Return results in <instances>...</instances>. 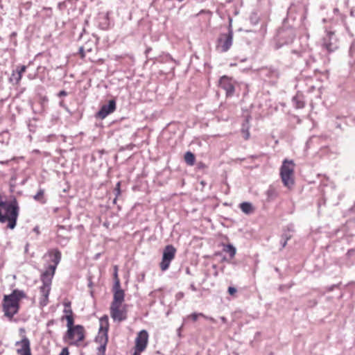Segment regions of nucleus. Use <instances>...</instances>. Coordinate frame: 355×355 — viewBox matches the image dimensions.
I'll use <instances>...</instances> for the list:
<instances>
[{
    "label": "nucleus",
    "mask_w": 355,
    "mask_h": 355,
    "mask_svg": "<svg viewBox=\"0 0 355 355\" xmlns=\"http://www.w3.org/2000/svg\"><path fill=\"white\" fill-rule=\"evenodd\" d=\"M182 327H183V324L177 329V334H178V336H181V331H182Z\"/></svg>",
    "instance_id": "e433bc0d"
},
{
    "label": "nucleus",
    "mask_w": 355,
    "mask_h": 355,
    "mask_svg": "<svg viewBox=\"0 0 355 355\" xmlns=\"http://www.w3.org/2000/svg\"><path fill=\"white\" fill-rule=\"evenodd\" d=\"M266 194L268 200H273L277 196L275 189L272 187H270L266 191Z\"/></svg>",
    "instance_id": "412c9836"
},
{
    "label": "nucleus",
    "mask_w": 355,
    "mask_h": 355,
    "mask_svg": "<svg viewBox=\"0 0 355 355\" xmlns=\"http://www.w3.org/2000/svg\"><path fill=\"white\" fill-rule=\"evenodd\" d=\"M119 185H120V182H118L117 186L119 187Z\"/></svg>",
    "instance_id": "de8ad7c7"
},
{
    "label": "nucleus",
    "mask_w": 355,
    "mask_h": 355,
    "mask_svg": "<svg viewBox=\"0 0 355 355\" xmlns=\"http://www.w3.org/2000/svg\"><path fill=\"white\" fill-rule=\"evenodd\" d=\"M19 207L15 198L10 201L0 195V223H7V227L11 230L16 226L19 216Z\"/></svg>",
    "instance_id": "f03ea898"
},
{
    "label": "nucleus",
    "mask_w": 355,
    "mask_h": 355,
    "mask_svg": "<svg viewBox=\"0 0 355 355\" xmlns=\"http://www.w3.org/2000/svg\"><path fill=\"white\" fill-rule=\"evenodd\" d=\"M64 309H67L68 307H71V302L69 301H66L63 303Z\"/></svg>",
    "instance_id": "473e14b6"
},
{
    "label": "nucleus",
    "mask_w": 355,
    "mask_h": 355,
    "mask_svg": "<svg viewBox=\"0 0 355 355\" xmlns=\"http://www.w3.org/2000/svg\"><path fill=\"white\" fill-rule=\"evenodd\" d=\"M114 286H119V285H120V281L118 277V267L116 266H114Z\"/></svg>",
    "instance_id": "a878e982"
},
{
    "label": "nucleus",
    "mask_w": 355,
    "mask_h": 355,
    "mask_svg": "<svg viewBox=\"0 0 355 355\" xmlns=\"http://www.w3.org/2000/svg\"><path fill=\"white\" fill-rule=\"evenodd\" d=\"M204 318L205 319H207V320H210L212 322H216V320L214 318H211V317H209V316L205 315V317H204Z\"/></svg>",
    "instance_id": "c9c22d12"
},
{
    "label": "nucleus",
    "mask_w": 355,
    "mask_h": 355,
    "mask_svg": "<svg viewBox=\"0 0 355 355\" xmlns=\"http://www.w3.org/2000/svg\"><path fill=\"white\" fill-rule=\"evenodd\" d=\"M351 16H354V12L352 10L350 12Z\"/></svg>",
    "instance_id": "49530a36"
},
{
    "label": "nucleus",
    "mask_w": 355,
    "mask_h": 355,
    "mask_svg": "<svg viewBox=\"0 0 355 355\" xmlns=\"http://www.w3.org/2000/svg\"><path fill=\"white\" fill-rule=\"evenodd\" d=\"M109 328L108 317L104 315L100 318V328L98 334L96 338V341L99 343L100 346L98 349L101 355L105 354L106 345L107 343V331Z\"/></svg>",
    "instance_id": "39448f33"
},
{
    "label": "nucleus",
    "mask_w": 355,
    "mask_h": 355,
    "mask_svg": "<svg viewBox=\"0 0 355 355\" xmlns=\"http://www.w3.org/2000/svg\"><path fill=\"white\" fill-rule=\"evenodd\" d=\"M295 164L293 160L285 159L280 167V177L284 185L291 188L295 183L294 171Z\"/></svg>",
    "instance_id": "20e7f679"
},
{
    "label": "nucleus",
    "mask_w": 355,
    "mask_h": 355,
    "mask_svg": "<svg viewBox=\"0 0 355 355\" xmlns=\"http://www.w3.org/2000/svg\"><path fill=\"white\" fill-rule=\"evenodd\" d=\"M51 261L53 263L49 266L44 272L41 275V281L42 285L40 288L41 297L40 299V305L42 307L46 306L49 303V295L51 291V283L53 277L58 265L61 260V252L58 249H52L49 250L47 254Z\"/></svg>",
    "instance_id": "f257e3e1"
},
{
    "label": "nucleus",
    "mask_w": 355,
    "mask_h": 355,
    "mask_svg": "<svg viewBox=\"0 0 355 355\" xmlns=\"http://www.w3.org/2000/svg\"><path fill=\"white\" fill-rule=\"evenodd\" d=\"M184 160L187 164L193 166L195 163V156L191 152H187L184 155Z\"/></svg>",
    "instance_id": "aec40b11"
},
{
    "label": "nucleus",
    "mask_w": 355,
    "mask_h": 355,
    "mask_svg": "<svg viewBox=\"0 0 355 355\" xmlns=\"http://www.w3.org/2000/svg\"><path fill=\"white\" fill-rule=\"evenodd\" d=\"M199 316L205 317V315H204L202 313H193L191 315H188L187 318H191L193 321H196Z\"/></svg>",
    "instance_id": "bb28decb"
},
{
    "label": "nucleus",
    "mask_w": 355,
    "mask_h": 355,
    "mask_svg": "<svg viewBox=\"0 0 355 355\" xmlns=\"http://www.w3.org/2000/svg\"><path fill=\"white\" fill-rule=\"evenodd\" d=\"M322 46L328 51H333L337 49V39L333 32L327 31L326 35L322 39Z\"/></svg>",
    "instance_id": "f8f14e48"
},
{
    "label": "nucleus",
    "mask_w": 355,
    "mask_h": 355,
    "mask_svg": "<svg viewBox=\"0 0 355 355\" xmlns=\"http://www.w3.org/2000/svg\"><path fill=\"white\" fill-rule=\"evenodd\" d=\"M219 85L225 92L227 96H232L234 92V86L232 80L227 76H223L219 80Z\"/></svg>",
    "instance_id": "2eb2a0df"
},
{
    "label": "nucleus",
    "mask_w": 355,
    "mask_h": 355,
    "mask_svg": "<svg viewBox=\"0 0 355 355\" xmlns=\"http://www.w3.org/2000/svg\"><path fill=\"white\" fill-rule=\"evenodd\" d=\"M240 208L243 213L247 214L252 213V211L253 210L252 204L250 202H242L240 205Z\"/></svg>",
    "instance_id": "f3484780"
},
{
    "label": "nucleus",
    "mask_w": 355,
    "mask_h": 355,
    "mask_svg": "<svg viewBox=\"0 0 355 355\" xmlns=\"http://www.w3.org/2000/svg\"><path fill=\"white\" fill-rule=\"evenodd\" d=\"M259 75L264 81L275 84L279 78V73L275 68L265 67L259 70Z\"/></svg>",
    "instance_id": "1a4fd4ad"
},
{
    "label": "nucleus",
    "mask_w": 355,
    "mask_h": 355,
    "mask_svg": "<svg viewBox=\"0 0 355 355\" xmlns=\"http://www.w3.org/2000/svg\"><path fill=\"white\" fill-rule=\"evenodd\" d=\"M44 191L42 189H40L37 193L33 196V198L42 204L46 202L45 198H44Z\"/></svg>",
    "instance_id": "6ab92c4d"
},
{
    "label": "nucleus",
    "mask_w": 355,
    "mask_h": 355,
    "mask_svg": "<svg viewBox=\"0 0 355 355\" xmlns=\"http://www.w3.org/2000/svg\"><path fill=\"white\" fill-rule=\"evenodd\" d=\"M148 340V334L146 330L140 331L135 339V349L137 351L143 352L146 348Z\"/></svg>",
    "instance_id": "ddd939ff"
},
{
    "label": "nucleus",
    "mask_w": 355,
    "mask_h": 355,
    "mask_svg": "<svg viewBox=\"0 0 355 355\" xmlns=\"http://www.w3.org/2000/svg\"><path fill=\"white\" fill-rule=\"evenodd\" d=\"M26 67L25 65H21L19 67H17L16 69V71H18V73H20V74L22 76V74L26 71Z\"/></svg>",
    "instance_id": "cd10ccee"
},
{
    "label": "nucleus",
    "mask_w": 355,
    "mask_h": 355,
    "mask_svg": "<svg viewBox=\"0 0 355 355\" xmlns=\"http://www.w3.org/2000/svg\"><path fill=\"white\" fill-rule=\"evenodd\" d=\"M67 92H66L65 91L62 90V91H60V92H59L58 96H67Z\"/></svg>",
    "instance_id": "72a5a7b5"
},
{
    "label": "nucleus",
    "mask_w": 355,
    "mask_h": 355,
    "mask_svg": "<svg viewBox=\"0 0 355 355\" xmlns=\"http://www.w3.org/2000/svg\"><path fill=\"white\" fill-rule=\"evenodd\" d=\"M85 339V329L82 325L77 324L74 328L67 329L64 340L70 345L79 346Z\"/></svg>",
    "instance_id": "423d86ee"
},
{
    "label": "nucleus",
    "mask_w": 355,
    "mask_h": 355,
    "mask_svg": "<svg viewBox=\"0 0 355 355\" xmlns=\"http://www.w3.org/2000/svg\"><path fill=\"white\" fill-rule=\"evenodd\" d=\"M223 250H224V252L228 253L231 258L234 257V256L236 253V248L234 247L233 245H232V244H227V245H225Z\"/></svg>",
    "instance_id": "a211bd4d"
},
{
    "label": "nucleus",
    "mask_w": 355,
    "mask_h": 355,
    "mask_svg": "<svg viewBox=\"0 0 355 355\" xmlns=\"http://www.w3.org/2000/svg\"><path fill=\"white\" fill-rule=\"evenodd\" d=\"M141 352H140V351H137V349H135V352H134L133 355H140V353H141Z\"/></svg>",
    "instance_id": "a19ab883"
},
{
    "label": "nucleus",
    "mask_w": 355,
    "mask_h": 355,
    "mask_svg": "<svg viewBox=\"0 0 355 355\" xmlns=\"http://www.w3.org/2000/svg\"><path fill=\"white\" fill-rule=\"evenodd\" d=\"M64 318L67 320V329H70L74 328L75 325H73L74 321H73V315H64Z\"/></svg>",
    "instance_id": "5701e85b"
},
{
    "label": "nucleus",
    "mask_w": 355,
    "mask_h": 355,
    "mask_svg": "<svg viewBox=\"0 0 355 355\" xmlns=\"http://www.w3.org/2000/svg\"><path fill=\"white\" fill-rule=\"evenodd\" d=\"M26 297L25 293L20 290H14L11 294L4 295L3 309L5 315L12 318L17 313L19 308V302Z\"/></svg>",
    "instance_id": "7ed1b4c3"
},
{
    "label": "nucleus",
    "mask_w": 355,
    "mask_h": 355,
    "mask_svg": "<svg viewBox=\"0 0 355 355\" xmlns=\"http://www.w3.org/2000/svg\"><path fill=\"white\" fill-rule=\"evenodd\" d=\"M123 304H111L110 315L114 321L121 322L126 319L127 313Z\"/></svg>",
    "instance_id": "9d476101"
},
{
    "label": "nucleus",
    "mask_w": 355,
    "mask_h": 355,
    "mask_svg": "<svg viewBox=\"0 0 355 355\" xmlns=\"http://www.w3.org/2000/svg\"><path fill=\"white\" fill-rule=\"evenodd\" d=\"M245 124V129H247V125H249V118L247 117L245 121L243 123Z\"/></svg>",
    "instance_id": "4c0bfd02"
},
{
    "label": "nucleus",
    "mask_w": 355,
    "mask_h": 355,
    "mask_svg": "<svg viewBox=\"0 0 355 355\" xmlns=\"http://www.w3.org/2000/svg\"><path fill=\"white\" fill-rule=\"evenodd\" d=\"M293 102L295 104L297 108H302L304 106V103L300 100L297 96L293 98Z\"/></svg>",
    "instance_id": "b1692460"
},
{
    "label": "nucleus",
    "mask_w": 355,
    "mask_h": 355,
    "mask_svg": "<svg viewBox=\"0 0 355 355\" xmlns=\"http://www.w3.org/2000/svg\"><path fill=\"white\" fill-rule=\"evenodd\" d=\"M189 287L191 289V291H197V288H196V286L193 283L190 284Z\"/></svg>",
    "instance_id": "f704fd0d"
},
{
    "label": "nucleus",
    "mask_w": 355,
    "mask_h": 355,
    "mask_svg": "<svg viewBox=\"0 0 355 355\" xmlns=\"http://www.w3.org/2000/svg\"><path fill=\"white\" fill-rule=\"evenodd\" d=\"M289 238L287 237L286 238V240L284 241V243H282V247L284 248L286 245V243H287V240Z\"/></svg>",
    "instance_id": "79ce46f5"
},
{
    "label": "nucleus",
    "mask_w": 355,
    "mask_h": 355,
    "mask_svg": "<svg viewBox=\"0 0 355 355\" xmlns=\"http://www.w3.org/2000/svg\"><path fill=\"white\" fill-rule=\"evenodd\" d=\"M184 296V293L182 292H179L176 294V298L177 300H181L182 298H183Z\"/></svg>",
    "instance_id": "2f4dec72"
},
{
    "label": "nucleus",
    "mask_w": 355,
    "mask_h": 355,
    "mask_svg": "<svg viewBox=\"0 0 355 355\" xmlns=\"http://www.w3.org/2000/svg\"><path fill=\"white\" fill-rule=\"evenodd\" d=\"M236 292V289L235 288L231 287V286L228 288V293L230 295H234Z\"/></svg>",
    "instance_id": "7c9ffc66"
},
{
    "label": "nucleus",
    "mask_w": 355,
    "mask_h": 355,
    "mask_svg": "<svg viewBox=\"0 0 355 355\" xmlns=\"http://www.w3.org/2000/svg\"><path fill=\"white\" fill-rule=\"evenodd\" d=\"M15 346L17 347V353L19 355H32L31 343L26 336H23L21 340L17 341Z\"/></svg>",
    "instance_id": "9b49d317"
},
{
    "label": "nucleus",
    "mask_w": 355,
    "mask_h": 355,
    "mask_svg": "<svg viewBox=\"0 0 355 355\" xmlns=\"http://www.w3.org/2000/svg\"><path fill=\"white\" fill-rule=\"evenodd\" d=\"M116 110V101L114 100H110L108 103L103 105L97 113V116L103 119L109 114L114 112Z\"/></svg>",
    "instance_id": "4468645a"
},
{
    "label": "nucleus",
    "mask_w": 355,
    "mask_h": 355,
    "mask_svg": "<svg viewBox=\"0 0 355 355\" xmlns=\"http://www.w3.org/2000/svg\"><path fill=\"white\" fill-rule=\"evenodd\" d=\"M176 249L171 245L165 247L163 251L162 259L160 263V268L162 271L166 270L171 261L175 258Z\"/></svg>",
    "instance_id": "6e6552de"
},
{
    "label": "nucleus",
    "mask_w": 355,
    "mask_h": 355,
    "mask_svg": "<svg viewBox=\"0 0 355 355\" xmlns=\"http://www.w3.org/2000/svg\"><path fill=\"white\" fill-rule=\"evenodd\" d=\"M113 291V301L111 304H123L125 293L124 291L121 288V285H119V286H114Z\"/></svg>",
    "instance_id": "dca6fc26"
},
{
    "label": "nucleus",
    "mask_w": 355,
    "mask_h": 355,
    "mask_svg": "<svg viewBox=\"0 0 355 355\" xmlns=\"http://www.w3.org/2000/svg\"><path fill=\"white\" fill-rule=\"evenodd\" d=\"M232 19L229 18L228 32L227 33H222L219 35L217 40L216 49L220 52H227L232 45L233 43V31L232 26Z\"/></svg>",
    "instance_id": "0eeeda50"
},
{
    "label": "nucleus",
    "mask_w": 355,
    "mask_h": 355,
    "mask_svg": "<svg viewBox=\"0 0 355 355\" xmlns=\"http://www.w3.org/2000/svg\"><path fill=\"white\" fill-rule=\"evenodd\" d=\"M249 128L250 125H247V129H245V124L242 125L241 132L243 134V137L245 140L250 138Z\"/></svg>",
    "instance_id": "393cba45"
},
{
    "label": "nucleus",
    "mask_w": 355,
    "mask_h": 355,
    "mask_svg": "<svg viewBox=\"0 0 355 355\" xmlns=\"http://www.w3.org/2000/svg\"><path fill=\"white\" fill-rule=\"evenodd\" d=\"M334 13H338L339 12L338 8H334Z\"/></svg>",
    "instance_id": "c03bdc74"
},
{
    "label": "nucleus",
    "mask_w": 355,
    "mask_h": 355,
    "mask_svg": "<svg viewBox=\"0 0 355 355\" xmlns=\"http://www.w3.org/2000/svg\"><path fill=\"white\" fill-rule=\"evenodd\" d=\"M21 77L22 76L20 74V73H18V71H17L15 70V71H13V72L11 75V77L10 78V80L11 82L15 81V83L17 85V84H19V81L21 80Z\"/></svg>",
    "instance_id": "4be33fe9"
},
{
    "label": "nucleus",
    "mask_w": 355,
    "mask_h": 355,
    "mask_svg": "<svg viewBox=\"0 0 355 355\" xmlns=\"http://www.w3.org/2000/svg\"><path fill=\"white\" fill-rule=\"evenodd\" d=\"M8 162H9L8 160L5 161V162L0 161V164H8Z\"/></svg>",
    "instance_id": "37998d69"
},
{
    "label": "nucleus",
    "mask_w": 355,
    "mask_h": 355,
    "mask_svg": "<svg viewBox=\"0 0 355 355\" xmlns=\"http://www.w3.org/2000/svg\"><path fill=\"white\" fill-rule=\"evenodd\" d=\"M80 53L81 54V56L82 57H84L85 56V54H84V52H83V47H80Z\"/></svg>",
    "instance_id": "ea45409f"
},
{
    "label": "nucleus",
    "mask_w": 355,
    "mask_h": 355,
    "mask_svg": "<svg viewBox=\"0 0 355 355\" xmlns=\"http://www.w3.org/2000/svg\"><path fill=\"white\" fill-rule=\"evenodd\" d=\"M20 332L24 333H24H25V330H24V329H23V328L20 329Z\"/></svg>",
    "instance_id": "a18cd8bd"
},
{
    "label": "nucleus",
    "mask_w": 355,
    "mask_h": 355,
    "mask_svg": "<svg viewBox=\"0 0 355 355\" xmlns=\"http://www.w3.org/2000/svg\"><path fill=\"white\" fill-rule=\"evenodd\" d=\"M59 355H69V352L67 347H64Z\"/></svg>",
    "instance_id": "c756f323"
},
{
    "label": "nucleus",
    "mask_w": 355,
    "mask_h": 355,
    "mask_svg": "<svg viewBox=\"0 0 355 355\" xmlns=\"http://www.w3.org/2000/svg\"><path fill=\"white\" fill-rule=\"evenodd\" d=\"M64 313L65 315H73V311L71 307H68L67 309H64Z\"/></svg>",
    "instance_id": "c85d7f7f"
},
{
    "label": "nucleus",
    "mask_w": 355,
    "mask_h": 355,
    "mask_svg": "<svg viewBox=\"0 0 355 355\" xmlns=\"http://www.w3.org/2000/svg\"><path fill=\"white\" fill-rule=\"evenodd\" d=\"M220 320H221V321H222L223 323H226V322H227V319H226V318H225L224 316H221V317H220Z\"/></svg>",
    "instance_id": "58836bf2"
}]
</instances>
